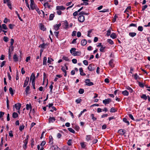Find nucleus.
I'll return each mask as SVG.
<instances>
[{"label": "nucleus", "mask_w": 150, "mask_h": 150, "mask_svg": "<svg viewBox=\"0 0 150 150\" xmlns=\"http://www.w3.org/2000/svg\"><path fill=\"white\" fill-rule=\"evenodd\" d=\"M85 82L86 83V85L88 86H92L94 85L93 82H90V80L89 79H85Z\"/></svg>", "instance_id": "obj_1"}, {"label": "nucleus", "mask_w": 150, "mask_h": 150, "mask_svg": "<svg viewBox=\"0 0 150 150\" xmlns=\"http://www.w3.org/2000/svg\"><path fill=\"white\" fill-rule=\"evenodd\" d=\"M111 102V99L109 98L103 100V103L105 105L109 104Z\"/></svg>", "instance_id": "obj_2"}, {"label": "nucleus", "mask_w": 150, "mask_h": 150, "mask_svg": "<svg viewBox=\"0 0 150 150\" xmlns=\"http://www.w3.org/2000/svg\"><path fill=\"white\" fill-rule=\"evenodd\" d=\"M78 20L79 22H83L85 21V17L83 15H81L79 17Z\"/></svg>", "instance_id": "obj_3"}, {"label": "nucleus", "mask_w": 150, "mask_h": 150, "mask_svg": "<svg viewBox=\"0 0 150 150\" xmlns=\"http://www.w3.org/2000/svg\"><path fill=\"white\" fill-rule=\"evenodd\" d=\"M29 81V77H26V79L24 83L23 86V87H25L28 84V82Z\"/></svg>", "instance_id": "obj_4"}, {"label": "nucleus", "mask_w": 150, "mask_h": 150, "mask_svg": "<svg viewBox=\"0 0 150 150\" xmlns=\"http://www.w3.org/2000/svg\"><path fill=\"white\" fill-rule=\"evenodd\" d=\"M92 137L91 135H87L86 136V139L87 142H88L90 141H91L92 140Z\"/></svg>", "instance_id": "obj_5"}, {"label": "nucleus", "mask_w": 150, "mask_h": 150, "mask_svg": "<svg viewBox=\"0 0 150 150\" xmlns=\"http://www.w3.org/2000/svg\"><path fill=\"white\" fill-rule=\"evenodd\" d=\"M56 119L54 117H50L48 119V122L49 123L53 122Z\"/></svg>", "instance_id": "obj_6"}, {"label": "nucleus", "mask_w": 150, "mask_h": 150, "mask_svg": "<svg viewBox=\"0 0 150 150\" xmlns=\"http://www.w3.org/2000/svg\"><path fill=\"white\" fill-rule=\"evenodd\" d=\"M35 74L34 73H32L31 76L30 77V80H32V81H35Z\"/></svg>", "instance_id": "obj_7"}, {"label": "nucleus", "mask_w": 150, "mask_h": 150, "mask_svg": "<svg viewBox=\"0 0 150 150\" xmlns=\"http://www.w3.org/2000/svg\"><path fill=\"white\" fill-rule=\"evenodd\" d=\"M15 106L16 109L19 110L21 106V104L20 103H18L15 105Z\"/></svg>", "instance_id": "obj_8"}, {"label": "nucleus", "mask_w": 150, "mask_h": 150, "mask_svg": "<svg viewBox=\"0 0 150 150\" xmlns=\"http://www.w3.org/2000/svg\"><path fill=\"white\" fill-rule=\"evenodd\" d=\"M52 150H59L60 149L57 145H52L51 147Z\"/></svg>", "instance_id": "obj_9"}, {"label": "nucleus", "mask_w": 150, "mask_h": 150, "mask_svg": "<svg viewBox=\"0 0 150 150\" xmlns=\"http://www.w3.org/2000/svg\"><path fill=\"white\" fill-rule=\"evenodd\" d=\"M118 132L122 135H124L126 132L125 130L123 129H120L118 131Z\"/></svg>", "instance_id": "obj_10"}, {"label": "nucleus", "mask_w": 150, "mask_h": 150, "mask_svg": "<svg viewBox=\"0 0 150 150\" xmlns=\"http://www.w3.org/2000/svg\"><path fill=\"white\" fill-rule=\"evenodd\" d=\"M65 9L63 6H56V10H64Z\"/></svg>", "instance_id": "obj_11"}, {"label": "nucleus", "mask_w": 150, "mask_h": 150, "mask_svg": "<svg viewBox=\"0 0 150 150\" xmlns=\"http://www.w3.org/2000/svg\"><path fill=\"white\" fill-rule=\"evenodd\" d=\"M49 143L50 144L52 145L53 144V138L51 136H50L49 137Z\"/></svg>", "instance_id": "obj_12"}, {"label": "nucleus", "mask_w": 150, "mask_h": 150, "mask_svg": "<svg viewBox=\"0 0 150 150\" xmlns=\"http://www.w3.org/2000/svg\"><path fill=\"white\" fill-rule=\"evenodd\" d=\"M76 48H72L70 50V52L72 55H74V54L75 53L76 51Z\"/></svg>", "instance_id": "obj_13"}, {"label": "nucleus", "mask_w": 150, "mask_h": 150, "mask_svg": "<svg viewBox=\"0 0 150 150\" xmlns=\"http://www.w3.org/2000/svg\"><path fill=\"white\" fill-rule=\"evenodd\" d=\"M39 25L41 30L44 31H45L46 29L45 28L44 25L42 23H40L39 24Z\"/></svg>", "instance_id": "obj_14"}, {"label": "nucleus", "mask_w": 150, "mask_h": 150, "mask_svg": "<svg viewBox=\"0 0 150 150\" xmlns=\"http://www.w3.org/2000/svg\"><path fill=\"white\" fill-rule=\"evenodd\" d=\"M87 43V41L85 39L82 40L81 42V44L83 46L85 45Z\"/></svg>", "instance_id": "obj_15"}, {"label": "nucleus", "mask_w": 150, "mask_h": 150, "mask_svg": "<svg viewBox=\"0 0 150 150\" xmlns=\"http://www.w3.org/2000/svg\"><path fill=\"white\" fill-rule=\"evenodd\" d=\"M88 69L90 71H92L94 70V67H92V64H90L88 67Z\"/></svg>", "instance_id": "obj_16"}, {"label": "nucleus", "mask_w": 150, "mask_h": 150, "mask_svg": "<svg viewBox=\"0 0 150 150\" xmlns=\"http://www.w3.org/2000/svg\"><path fill=\"white\" fill-rule=\"evenodd\" d=\"M43 6L45 8L46 6H47L49 8H50V5L49 4L48 1H47V2L44 3L43 4Z\"/></svg>", "instance_id": "obj_17"}, {"label": "nucleus", "mask_w": 150, "mask_h": 150, "mask_svg": "<svg viewBox=\"0 0 150 150\" xmlns=\"http://www.w3.org/2000/svg\"><path fill=\"white\" fill-rule=\"evenodd\" d=\"M30 109H32V106L31 104L30 103L29 104H27L26 105V109L27 110H28Z\"/></svg>", "instance_id": "obj_18"}, {"label": "nucleus", "mask_w": 150, "mask_h": 150, "mask_svg": "<svg viewBox=\"0 0 150 150\" xmlns=\"http://www.w3.org/2000/svg\"><path fill=\"white\" fill-rule=\"evenodd\" d=\"M109 64L110 66L112 68L113 67H114V65L113 64V60L112 59L110 60L109 62Z\"/></svg>", "instance_id": "obj_19"}, {"label": "nucleus", "mask_w": 150, "mask_h": 150, "mask_svg": "<svg viewBox=\"0 0 150 150\" xmlns=\"http://www.w3.org/2000/svg\"><path fill=\"white\" fill-rule=\"evenodd\" d=\"M13 59L14 60V61L15 62H17L18 61V58L17 54H15L13 55Z\"/></svg>", "instance_id": "obj_20"}, {"label": "nucleus", "mask_w": 150, "mask_h": 150, "mask_svg": "<svg viewBox=\"0 0 150 150\" xmlns=\"http://www.w3.org/2000/svg\"><path fill=\"white\" fill-rule=\"evenodd\" d=\"M47 58L46 57H45L43 58V64L44 65H47Z\"/></svg>", "instance_id": "obj_21"}, {"label": "nucleus", "mask_w": 150, "mask_h": 150, "mask_svg": "<svg viewBox=\"0 0 150 150\" xmlns=\"http://www.w3.org/2000/svg\"><path fill=\"white\" fill-rule=\"evenodd\" d=\"M61 69L62 71L65 73L64 76L65 77L67 75V71L65 69V67H62Z\"/></svg>", "instance_id": "obj_22"}, {"label": "nucleus", "mask_w": 150, "mask_h": 150, "mask_svg": "<svg viewBox=\"0 0 150 150\" xmlns=\"http://www.w3.org/2000/svg\"><path fill=\"white\" fill-rule=\"evenodd\" d=\"M18 116V115L17 113L14 112L12 114V117L14 118H16Z\"/></svg>", "instance_id": "obj_23"}, {"label": "nucleus", "mask_w": 150, "mask_h": 150, "mask_svg": "<svg viewBox=\"0 0 150 150\" xmlns=\"http://www.w3.org/2000/svg\"><path fill=\"white\" fill-rule=\"evenodd\" d=\"M123 121L125 122L126 123L127 125H129V121L127 120V119L126 118H124L123 119Z\"/></svg>", "instance_id": "obj_24"}, {"label": "nucleus", "mask_w": 150, "mask_h": 150, "mask_svg": "<svg viewBox=\"0 0 150 150\" xmlns=\"http://www.w3.org/2000/svg\"><path fill=\"white\" fill-rule=\"evenodd\" d=\"M1 27L2 29L5 30H6L8 29V28L6 25L5 24H2V25H1Z\"/></svg>", "instance_id": "obj_25"}, {"label": "nucleus", "mask_w": 150, "mask_h": 150, "mask_svg": "<svg viewBox=\"0 0 150 150\" xmlns=\"http://www.w3.org/2000/svg\"><path fill=\"white\" fill-rule=\"evenodd\" d=\"M54 61V60L53 59L51 58H48V60H47V63H49L50 64H51L52 62V61Z\"/></svg>", "instance_id": "obj_26"}, {"label": "nucleus", "mask_w": 150, "mask_h": 150, "mask_svg": "<svg viewBox=\"0 0 150 150\" xmlns=\"http://www.w3.org/2000/svg\"><path fill=\"white\" fill-rule=\"evenodd\" d=\"M136 35V33L134 32L129 33V35L131 37H134Z\"/></svg>", "instance_id": "obj_27"}, {"label": "nucleus", "mask_w": 150, "mask_h": 150, "mask_svg": "<svg viewBox=\"0 0 150 150\" xmlns=\"http://www.w3.org/2000/svg\"><path fill=\"white\" fill-rule=\"evenodd\" d=\"M122 93L124 96H127L128 95L129 93L126 90H125L122 92Z\"/></svg>", "instance_id": "obj_28"}, {"label": "nucleus", "mask_w": 150, "mask_h": 150, "mask_svg": "<svg viewBox=\"0 0 150 150\" xmlns=\"http://www.w3.org/2000/svg\"><path fill=\"white\" fill-rule=\"evenodd\" d=\"M4 112L2 111L0 112V119L2 120H3V118H2L4 115Z\"/></svg>", "instance_id": "obj_29"}, {"label": "nucleus", "mask_w": 150, "mask_h": 150, "mask_svg": "<svg viewBox=\"0 0 150 150\" xmlns=\"http://www.w3.org/2000/svg\"><path fill=\"white\" fill-rule=\"evenodd\" d=\"M110 37L112 39H115L116 38V35L115 33H113L111 34Z\"/></svg>", "instance_id": "obj_30"}, {"label": "nucleus", "mask_w": 150, "mask_h": 150, "mask_svg": "<svg viewBox=\"0 0 150 150\" xmlns=\"http://www.w3.org/2000/svg\"><path fill=\"white\" fill-rule=\"evenodd\" d=\"M141 98L145 100H146L147 98V96L145 94H143L141 96Z\"/></svg>", "instance_id": "obj_31"}, {"label": "nucleus", "mask_w": 150, "mask_h": 150, "mask_svg": "<svg viewBox=\"0 0 150 150\" xmlns=\"http://www.w3.org/2000/svg\"><path fill=\"white\" fill-rule=\"evenodd\" d=\"M111 31V28H109L107 31L106 35L108 36L110 35Z\"/></svg>", "instance_id": "obj_32"}, {"label": "nucleus", "mask_w": 150, "mask_h": 150, "mask_svg": "<svg viewBox=\"0 0 150 150\" xmlns=\"http://www.w3.org/2000/svg\"><path fill=\"white\" fill-rule=\"evenodd\" d=\"M9 91L10 92V94L12 96L14 94V93L13 92V90L12 88L11 87H10L9 88Z\"/></svg>", "instance_id": "obj_33"}, {"label": "nucleus", "mask_w": 150, "mask_h": 150, "mask_svg": "<svg viewBox=\"0 0 150 150\" xmlns=\"http://www.w3.org/2000/svg\"><path fill=\"white\" fill-rule=\"evenodd\" d=\"M30 87L29 86H28L26 88L25 92L26 94H28V92L30 90Z\"/></svg>", "instance_id": "obj_34"}, {"label": "nucleus", "mask_w": 150, "mask_h": 150, "mask_svg": "<svg viewBox=\"0 0 150 150\" xmlns=\"http://www.w3.org/2000/svg\"><path fill=\"white\" fill-rule=\"evenodd\" d=\"M81 54V52H79V51H76L74 53V56H79Z\"/></svg>", "instance_id": "obj_35"}, {"label": "nucleus", "mask_w": 150, "mask_h": 150, "mask_svg": "<svg viewBox=\"0 0 150 150\" xmlns=\"http://www.w3.org/2000/svg\"><path fill=\"white\" fill-rule=\"evenodd\" d=\"M117 111V110H116L114 108H111L110 111V112H115Z\"/></svg>", "instance_id": "obj_36"}, {"label": "nucleus", "mask_w": 150, "mask_h": 150, "mask_svg": "<svg viewBox=\"0 0 150 150\" xmlns=\"http://www.w3.org/2000/svg\"><path fill=\"white\" fill-rule=\"evenodd\" d=\"M68 130L70 132L74 134L75 133V131L72 129L71 128H68Z\"/></svg>", "instance_id": "obj_37"}, {"label": "nucleus", "mask_w": 150, "mask_h": 150, "mask_svg": "<svg viewBox=\"0 0 150 150\" xmlns=\"http://www.w3.org/2000/svg\"><path fill=\"white\" fill-rule=\"evenodd\" d=\"M107 42L111 45H112L114 43L113 42L111 39H108L107 40Z\"/></svg>", "instance_id": "obj_38"}, {"label": "nucleus", "mask_w": 150, "mask_h": 150, "mask_svg": "<svg viewBox=\"0 0 150 150\" xmlns=\"http://www.w3.org/2000/svg\"><path fill=\"white\" fill-rule=\"evenodd\" d=\"M54 17V15L53 14H50L49 17V20H52L53 19Z\"/></svg>", "instance_id": "obj_39"}, {"label": "nucleus", "mask_w": 150, "mask_h": 150, "mask_svg": "<svg viewBox=\"0 0 150 150\" xmlns=\"http://www.w3.org/2000/svg\"><path fill=\"white\" fill-rule=\"evenodd\" d=\"M86 111V109H84L82 111H81L78 117H80L82 114L85 112Z\"/></svg>", "instance_id": "obj_40"}, {"label": "nucleus", "mask_w": 150, "mask_h": 150, "mask_svg": "<svg viewBox=\"0 0 150 150\" xmlns=\"http://www.w3.org/2000/svg\"><path fill=\"white\" fill-rule=\"evenodd\" d=\"M30 7L31 9L32 10H33L34 9H35L37 7V5H36L35 4H34L32 5V6Z\"/></svg>", "instance_id": "obj_41"}, {"label": "nucleus", "mask_w": 150, "mask_h": 150, "mask_svg": "<svg viewBox=\"0 0 150 150\" xmlns=\"http://www.w3.org/2000/svg\"><path fill=\"white\" fill-rule=\"evenodd\" d=\"M84 90L83 89L80 88L79 89V93L80 94H82L84 92Z\"/></svg>", "instance_id": "obj_42"}, {"label": "nucleus", "mask_w": 150, "mask_h": 150, "mask_svg": "<svg viewBox=\"0 0 150 150\" xmlns=\"http://www.w3.org/2000/svg\"><path fill=\"white\" fill-rule=\"evenodd\" d=\"M25 126L23 125H22L20 126L19 127V130L20 131H22L24 128Z\"/></svg>", "instance_id": "obj_43"}, {"label": "nucleus", "mask_w": 150, "mask_h": 150, "mask_svg": "<svg viewBox=\"0 0 150 150\" xmlns=\"http://www.w3.org/2000/svg\"><path fill=\"white\" fill-rule=\"evenodd\" d=\"M15 13H16V14H17V16H18L19 19V20L21 21H23V20L21 19V18L20 17V16L19 14H18V12L17 11H15Z\"/></svg>", "instance_id": "obj_44"}, {"label": "nucleus", "mask_w": 150, "mask_h": 150, "mask_svg": "<svg viewBox=\"0 0 150 150\" xmlns=\"http://www.w3.org/2000/svg\"><path fill=\"white\" fill-rule=\"evenodd\" d=\"M128 90L129 92L131 93H132L133 92V89L131 88L130 87H129V86H127V88H126Z\"/></svg>", "instance_id": "obj_45"}, {"label": "nucleus", "mask_w": 150, "mask_h": 150, "mask_svg": "<svg viewBox=\"0 0 150 150\" xmlns=\"http://www.w3.org/2000/svg\"><path fill=\"white\" fill-rule=\"evenodd\" d=\"M105 47H103V46H102L101 47H100V51L101 52H104V50L105 49Z\"/></svg>", "instance_id": "obj_46"}, {"label": "nucleus", "mask_w": 150, "mask_h": 150, "mask_svg": "<svg viewBox=\"0 0 150 150\" xmlns=\"http://www.w3.org/2000/svg\"><path fill=\"white\" fill-rule=\"evenodd\" d=\"M91 117L92 119L93 120V121L96 120L97 119L96 117H94V115L93 114H92L91 115Z\"/></svg>", "instance_id": "obj_47"}, {"label": "nucleus", "mask_w": 150, "mask_h": 150, "mask_svg": "<svg viewBox=\"0 0 150 150\" xmlns=\"http://www.w3.org/2000/svg\"><path fill=\"white\" fill-rule=\"evenodd\" d=\"M64 25L65 27V28H67L69 26V23L67 21H66L64 23Z\"/></svg>", "instance_id": "obj_48"}, {"label": "nucleus", "mask_w": 150, "mask_h": 150, "mask_svg": "<svg viewBox=\"0 0 150 150\" xmlns=\"http://www.w3.org/2000/svg\"><path fill=\"white\" fill-rule=\"evenodd\" d=\"M35 9L39 15L41 14V10L40 11L39 9L38 8V7L36 8Z\"/></svg>", "instance_id": "obj_49"}, {"label": "nucleus", "mask_w": 150, "mask_h": 150, "mask_svg": "<svg viewBox=\"0 0 150 150\" xmlns=\"http://www.w3.org/2000/svg\"><path fill=\"white\" fill-rule=\"evenodd\" d=\"M72 140L71 139H69L67 142V144L69 146H71V144Z\"/></svg>", "instance_id": "obj_50"}, {"label": "nucleus", "mask_w": 150, "mask_h": 150, "mask_svg": "<svg viewBox=\"0 0 150 150\" xmlns=\"http://www.w3.org/2000/svg\"><path fill=\"white\" fill-rule=\"evenodd\" d=\"M80 144H81V147L83 148H85L86 146V145L85 144H84V142H81L80 143Z\"/></svg>", "instance_id": "obj_51"}, {"label": "nucleus", "mask_w": 150, "mask_h": 150, "mask_svg": "<svg viewBox=\"0 0 150 150\" xmlns=\"http://www.w3.org/2000/svg\"><path fill=\"white\" fill-rule=\"evenodd\" d=\"M138 30L139 31H142L143 30V28L142 26H139L138 27Z\"/></svg>", "instance_id": "obj_52"}, {"label": "nucleus", "mask_w": 150, "mask_h": 150, "mask_svg": "<svg viewBox=\"0 0 150 150\" xmlns=\"http://www.w3.org/2000/svg\"><path fill=\"white\" fill-rule=\"evenodd\" d=\"M46 44L43 43L41 45H40L39 46V47H41L43 49L44 48L45 46L46 45Z\"/></svg>", "instance_id": "obj_53"}, {"label": "nucleus", "mask_w": 150, "mask_h": 150, "mask_svg": "<svg viewBox=\"0 0 150 150\" xmlns=\"http://www.w3.org/2000/svg\"><path fill=\"white\" fill-rule=\"evenodd\" d=\"M53 87V85H52V84H51L49 87L50 88V92L51 93V94H52L53 92V91H52Z\"/></svg>", "instance_id": "obj_54"}, {"label": "nucleus", "mask_w": 150, "mask_h": 150, "mask_svg": "<svg viewBox=\"0 0 150 150\" xmlns=\"http://www.w3.org/2000/svg\"><path fill=\"white\" fill-rule=\"evenodd\" d=\"M93 29H91L90 30H89L88 31V33L87 35V36L89 37H91V36L90 35V34L92 32V31L93 30Z\"/></svg>", "instance_id": "obj_55"}, {"label": "nucleus", "mask_w": 150, "mask_h": 150, "mask_svg": "<svg viewBox=\"0 0 150 150\" xmlns=\"http://www.w3.org/2000/svg\"><path fill=\"white\" fill-rule=\"evenodd\" d=\"M8 38L6 36H4L3 38L5 42H7L8 41Z\"/></svg>", "instance_id": "obj_56"}, {"label": "nucleus", "mask_w": 150, "mask_h": 150, "mask_svg": "<svg viewBox=\"0 0 150 150\" xmlns=\"http://www.w3.org/2000/svg\"><path fill=\"white\" fill-rule=\"evenodd\" d=\"M63 58L64 60H65V61H69V59L68 58V57L65 56H63Z\"/></svg>", "instance_id": "obj_57"}, {"label": "nucleus", "mask_w": 150, "mask_h": 150, "mask_svg": "<svg viewBox=\"0 0 150 150\" xmlns=\"http://www.w3.org/2000/svg\"><path fill=\"white\" fill-rule=\"evenodd\" d=\"M46 144V142L45 141H43L40 144V146L41 147H43Z\"/></svg>", "instance_id": "obj_58"}, {"label": "nucleus", "mask_w": 150, "mask_h": 150, "mask_svg": "<svg viewBox=\"0 0 150 150\" xmlns=\"http://www.w3.org/2000/svg\"><path fill=\"white\" fill-rule=\"evenodd\" d=\"M109 11V9H104L102 11H100V12H103L104 13L106 12H108Z\"/></svg>", "instance_id": "obj_59"}, {"label": "nucleus", "mask_w": 150, "mask_h": 150, "mask_svg": "<svg viewBox=\"0 0 150 150\" xmlns=\"http://www.w3.org/2000/svg\"><path fill=\"white\" fill-rule=\"evenodd\" d=\"M6 3H7V6H8V7L10 9H11V5L10 2H10H8Z\"/></svg>", "instance_id": "obj_60"}, {"label": "nucleus", "mask_w": 150, "mask_h": 150, "mask_svg": "<svg viewBox=\"0 0 150 150\" xmlns=\"http://www.w3.org/2000/svg\"><path fill=\"white\" fill-rule=\"evenodd\" d=\"M148 6L147 5H145L142 6V10L144 11L147 8Z\"/></svg>", "instance_id": "obj_61"}, {"label": "nucleus", "mask_w": 150, "mask_h": 150, "mask_svg": "<svg viewBox=\"0 0 150 150\" xmlns=\"http://www.w3.org/2000/svg\"><path fill=\"white\" fill-rule=\"evenodd\" d=\"M129 118H130L132 120H134V119L133 116V115L131 114H129Z\"/></svg>", "instance_id": "obj_62"}, {"label": "nucleus", "mask_w": 150, "mask_h": 150, "mask_svg": "<svg viewBox=\"0 0 150 150\" xmlns=\"http://www.w3.org/2000/svg\"><path fill=\"white\" fill-rule=\"evenodd\" d=\"M6 62L5 61H3L1 64V66H0L1 67H3L4 66V64H5Z\"/></svg>", "instance_id": "obj_63"}, {"label": "nucleus", "mask_w": 150, "mask_h": 150, "mask_svg": "<svg viewBox=\"0 0 150 150\" xmlns=\"http://www.w3.org/2000/svg\"><path fill=\"white\" fill-rule=\"evenodd\" d=\"M83 64L85 65H88V62L86 60H84L83 61Z\"/></svg>", "instance_id": "obj_64"}]
</instances>
